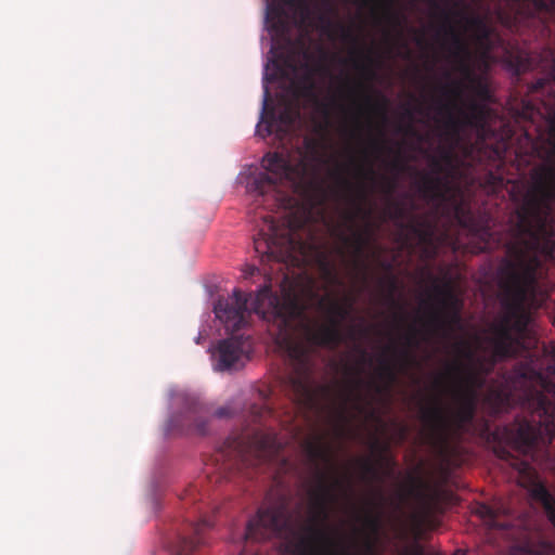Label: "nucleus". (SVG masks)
<instances>
[{
  "mask_svg": "<svg viewBox=\"0 0 555 555\" xmlns=\"http://www.w3.org/2000/svg\"><path fill=\"white\" fill-rule=\"evenodd\" d=\"M351 93H357L361 98V103L358 104V111L361 114H369L378 116L383 122L387 121V99L378 93L376 98H373L366 90L363 83H357L349 88Z\"/></svg>",
  "mask_w": 555,
  "mask_h": 555,
  "instance_id": "21",
  "label": "nucleus"
},
{
  "mask_svg": "<svg viewBox=\"0 0 555 555\" xmlns=\"http://www.w3.org/2000/svg\"><path fill=\"white\" fill-rule=\"evenodd\" d=\"M363 547L366 555H372L375 552V541L371 537H366L363 542Z\"/></svg>",
  "mask_w": 555,
  "mask_h": 555,
  "instance_id": "43",
  "label": "nucleus"
},
{
  "mask_svg": "<svg viewBox=\"0 0 555 555\" xmlns=\"http://www.w3.org/2000/svg\"><path fill=\"white\" fill-rule=\"evenodd\" d=\"M305 145H306V149L312 151L314 154L317 153V149H318L317 140L311 139V138H306Z\"/></svg>",
  "mask_w": 555,
  "mask_h": 555,
  "instance_id": "46",
  "label": "nucleus"
},
{
  "mask_svg": "<svg viewBox=\"0 0 555 555\" xmlns=\"http://www.w3.org/2000/svg\"><path fill=\"white\" fill-rule=\"evenodd\" d=\"M371 147L377 153H382L385 151L388 153L392 152V149L388 146L383 132H380L379 138H373L371 140Z\"/></svg>",
  "mask_w": 555,
  "mask_h": 555,
  "instance_id": "40",
  "label": "nucleus"
},
{
  "mask_svg": "<svg viewBox=\"0 0 555 555\" xmlns=\"http://www.w3.org/2000/svg\"><path fill=\"white\" fill-rule=\"evenodd\" d=\"M550 348L554 351L555 350V345L553 341H550Z\"/></svg>",
  "mask_w": 555,
  "mask_h": 555,
  "instance_id": "57",
  "label": "nucleus"
},
{
  "mask_svg": "<svg viewBox=\"0 0 555 555\" xmlns=\"http://www.w3.org/2000/svg\"><path fill=\"white\" fill-rule=\"evenodd\" d=\"M508 448L500 447L496 454L511 463L520 472L529 469V459H533L541 437V430L527 420L518 422L515 427L506 430Z\"/></svg>",
  "mask_w": 555,
  "mask_h": 555,
  "instance_id": "11",
  "label": "nucleus"
},
{
  "mask_svg": "<svg viewBox=\"0 0 555 555\" xmlns=\"http://www.w3.org/2000/svg\"><path fill=\"white\" fill-rule=\"evenodd\" d=\"M364 527L372 535H376L380 530V518L372 513L365 514L363 518Z\"/></svg>",
  "mask_w": 555,
  "mask_h": 555,
  "instance_id": "36",
  "label": "nucleus"
},
{
  "mask_svg": "<svg viewBox=\"0 0 555 555\" xmlns=\"http://www.w3.org/2000/svg\"><path fill=\"white\" fill-rule=\"evenodd\" d=\"M243 555V554H242Z\"/></svg>",
  "mask_w": 555,
  "mask_h": 555,
  "instance_id": "62",
  "label": "nucleus"
},
{
  "mask_svg": "<svg viewBox=\"0 0 555 555\" xmlns=\"http://www.w3.org/2000/svg\"><path fill=\"white\" fill-rule=\"evenodd\" d=\"M476 514L485 521L491 529H503L505 525L498 520V512L487 504H479L476 508Z\"/></svg>",
  "mask_w": 555,
  "mask_h": 555,
  "instance_id": "30",
  "label": "nucleus"
},
{
  "mask_svg": "<svg viewBox=\"0 0 555 555\" xmlns=\"http://www.w3.org/2000/svg\"><path fill=\"white\" fill-rule=\"evenodd\" d=\"M517 14L525 17L548 12L555 7V0H515Z\"/></svg>",
  "mask_w": 555,
  "mask_h": 555,
  "instance_id": "28",
  "label": "nucleus"
},
{
  "mask_svg": "<svg viewBox=\"0 0 555 555\" xmlns=\"http://www.w3.org/2000/svg\"><path fill=\"white\" fill-rule=\"evenodd\" d=\"M293 532L292 514L285 499L261 507L246 526L244 540L263 541L273 537L283 538Z\"/></svg>",
  "mask_w": 555,
  "mask_h": 555,
  "instance_id": "10",
  "label": "nucleus"
},
{
  "mask_svg": "<svg viewBox=\"0 0 555 555\" xmlns=\"http://www.w3.org/2000/svg\"><path fill=\"white\" fill-rule=\"evenodd\" d=\"M414 555H424V552L421 547H417L414 552Z\"/></svg>",
  "mask_w": 555,
  "mask_h": 555,
  "instance_id": "55",
  "label": "nucleus"
},
{
  "mask_svg": "<svg viewBox=\"0 0 555 555\" xmlns=\"http://www.w3.org/2000/svg\"><path fill=\"white\" fill-rule=\"evenodd\" d=\"M360 371L356 373L354 378L351 382V386L345 390L341 395V402L337 409V417L340 423L348 422V405L351 403L358 412H363L365 406L363 405V396L360 389L364 385V380L359 376Z\"/></svg>",
  "mask_w": 555,
  "mask_h": 555,
  "instance_id": "22",
  "label": "nucleus"
},
{
  "mask_svg": "<svg viewBox=\"0 0 555 555\" xmlns=\"http://www.w3.org/2000/svg\"><path fill=\"white\" fill-rule=\"evenodd\" d=\"M232 415V411L228 406L219 408L215 411V416L218 418H223Z\"/></svg>",
  "mask_w": 555,
  "mask_h": 555,
  "instance_id": "45",
  "label": "nucleus"
},
{
  "mask_svg": "<svg viewBox=\"0 0 555 555\" xmlns=\"http://www.w3.org/2000/svg\"><path fill=\"white\" fill-rule=\"evenodd\" d=\"M311 17V0H272L267 7V22L281 36H286L293 26L308 25Z\"/></svg>",
  "mask_w": 555,
  "mask_h": 555,
  "instance_id": "12",
  "label": "nucleus"
},
{
  "mask_svg": "<svg viewBox=\"0 0 555 555\" xmlns=\"http://www.w3.org/2000/svg\"><path fill=\"white\" fill-rule=\"evenodd\" d=\"M251 352L250 335L231 333L212 351L214 367L220 372L241 370L249 361Z\"/></svg>",
  "mask_w": 555,
  "mask_h": 555,
  "instance_id": "15",
  "label": "nucleus"
},
{
  "mask_svg": "<svg viewBox=\"0 0 555 555\" xmlns=\"http://www.w3.org/2000/svg\"><path fill=\"white\" fill-rule=\"evenodd\" d=\"M207 411L201 403H193L181 416L175 420L182 431L205 435L207 433Z\"/></svg>",
  "mask_w": 555,
  "mask_h": 555,
  "instance_id": "23",
  "label": "nucleus"
},
{
  "mask_svg": "<svg viewBox=\"0 0 555 555\" xmlns=\"http://www.w3.org/2000/svg\"><path fill=\"white\" fill-rule=\"evenodd\" d=\"M448 372L457 379V386L453 391L455 406L447 409L437 403L422 411V420L430 435L440 441H446L451 435L464 430L473 422L478 392L487 383L482 374L468 367L462 360L452 361Z\"/></svg>",
  "mask_w": 555,
  "mask_h": 555,
  "instance_id": "3",
  "label": "nucleus"
},
{
  "mask_svg": "<svg viewBox=\"0 0 555 555\" xmlns=\"http://www.w3.org/2000/svg\"><path fill=\"white\" fill-rule=\"evenodd\" d=\"M383 267L386 268V269H390L391 268L390 263H383Z\"/></svg>",
  "mask_w": 555,
  "mask_h": 555,
  "instance_id": "58",
  "label": "nucleus"
},
{
  "mask_svg": "<svg viewBox=\"0 0 555 555\" xmlns=\"http://www.w3.org/2000/svg\"><path fill=\"white\" fill-rule=\"evenodd\" d=\"M551 552V545L543 543L539 550L533 551L529 546L517 550L513 555H547Z\"/></svg>",
  "mask_w": 555,
  "mask_h": 555,
  "instance_id": "38",
  "label": "nucleus"
},
{
  "mask_svg": "<svg viewBox=\"0 0 555 555\" xmlns=\"http://www.w3.org/2000/svg\"><path fill=\"white\" fill-rule=\"evenodd\" d=\"M357 172L361 179L370 181L372 184L377 182L378 177L372 164H369L367 166H358Z\"/></svg>",
  "mask_w": 555,
  "mask_h": 555,
  "instance_id": "37",
  "label": "nucleus"
},
{
  "mask_svg": "<svg viewBox=\"0 0 555 555\" xmlns=\"http://www.w3.org/2000/svg\"><path fill=\"white\" fill-rule=\"evenodd\" d=\"M212 527L210 518L203 517L188 526V532L179 533L170 544L173 555H191L201 545L206 544L205 532Z\"/></svg>",
  "mask_w": 555,
  "mask_h": 555,
  "instance_id": "20",
  "label": "nucleus"
},
{
  "mask_svg": "<svg viewBox=\"0 0 555 555\" xmlns=\"http://www.w3.org/2000/svg\"><path fill=\"white\" fill-rule=\"evenodd\" d=\"M534 112V107L532 104L530 103H525L524 105V117H531V115L533 114Z\"/></svg>",
  "mask_w": 555,
  "mask_h": 555,
  "instance_id": "49",
  "label": "nucleus"
},
{
  "mask_svg": "<svg viewBox=\"0 0 555 555\" xmlns=\"http://www.w3.org/2000/svg\"><path fill=\"white\" fill-rule=\"evenodd\" d=\"M267 172L255 179V190L264 195L278 184H287L293 193L300 196L310 207L323 201V190L311 164L300 157L295 164L280 153H267L261 159Z\"/></svg>",
  "mask_w": 555,
  "mask_h": 555,
  "instance_id": "6",
  "label": "nucleus"
},
{
  "mask_svg": "<svg viewBox=\"0 0 555 555\" xmlns=\"http://www.w3.org/2000/svg\"><path fill=\"white\" fill-rule=\"evenodd\" d=\"M268 89L263 101L261 119L257 125L256 132L261 138H267L273 133L280 139L288 135L298 119L300 118V107L298 101L286 102L279 113L274 108H268Z\"/></svg>",
  "mask_w": 555,
  "mask_h": 555,
  "instance_id": "16",
  "label": "nucleus"
},
{
  "mask_svg": "<svg viewBox=\"0 0 555 555\" xmlns=\"http://www.w3.org/2000/svg\"><path fill=\"white\" fill-rule=\"evenodd\" d=\"M336 178L341 186H344L347 190L352 189V183L347 178H345L340 171L336 172Z\"/></svg>",
  "mask_w": 555,
  "mask_h": 555,
  "instance_id": "44",
  "label": "nucleus"
},
{
  "mask_svg": "<svg viewBox=\"0 0 555 555\" xmlns=\"http://www.w3.org/2000/svg\"><path fill=\"white\" fill-rule=\"evenodd\" d=\"M350 336H351L352 338L354 337V330H353V328L350 331Z\"/></svg>",
  "mask_w": 555,
  "mask_h": 555,
  "instance_id": "61",
  "label": "nucleus"
},
{
  "mask_svg": "<svg viewBox=\"0 0 555 555\" xmlns=\"http://www.w3.org/2000/svg\"><path fill=\"white\" fill-rule=\"evenodd\" d=\"M388 287H389V298L393 306H398L397 301L393 299V293L397 291V280L395 276H389L387 279Z\"/></svg>",
  "mask_w": 555,
  "mask_h": 555,
  "instance_id": "42",
  "label": "nucleus"
},
{
  "mask_svg": "<svg viewBox=\"0 0 555 555\" xmlns=\"http://www.w3.org/2000/svg\"><path fill=\"white\" fill-rule=\"evenodd\" d=\"M264 221L268 231L260 230L254 238L255 251L262 260L305 262L320 253L317 236L311 230L310 211L289 217L283 229L271 217H266Z\"/></svg>",
  "mask_w": 555,
  "mask_h": 555,
  "instance_id": "4",
  "label": "nucleus"
},
{
  "mask_svg": "<svg viewBox=\"0 0 555 555\" xmlns=\"http://www.w3.org/2000/svg\"><path fill=\"white\" fill-rule=\"evenodd\" d=\"M359 352H360V362L362 365L371 362V358L369 357L365 349L359 347Z\"/></svg>",
  "mask_w": 555,
  "mask_h": 555,
  "instance_id": "48",
  "label": "nucleus"
},
{
  "mask_svg": "<svg viewBox=\"0 0 555 555\" xmlns=\"http://www.w3.org/2000/svg\"><path fill=\"white\" fill-rule=\"evenodd\" d=\"M321 267H322L323 271H324L326 274H328V275H330V274H332L331 267H330L328 262H327L325 259H323V260L321 261Z\"/></svg>",
  "mask_w": 555,
  "mask_h": 555,
  "instance_id": "51",
  "label": "nucleus"
},
{
  "mask_svg": "<svg viewBox=\"0 0 555 555\" xmlns=\"http://www.w3.org/2000/svg\"><path fill=\"white\" fill-rule=\"evenodd\" d=\"M396 318L400 321H403L404 320V315L403 314H396Z\"/></svg>",
  "mask_w": 555,
  "mask_h": 555,
  "instance_id": "56",
  "label": "nucleus"
},
{
  "mask_svg": "<svg viewBox=\"0 0 555 555\" xmlns=\"http://www.w3.org/2000/svg\"><path fill=\"white\" fill-rule=\"evenodd\" d=\"M258 271H259L258 268L249 267L248 272H246V275H254Z\"/></svg>",
  "mask_w": 555,
  "mask_h": 555,
  "instance_id": "53",
  "label": "nucleus"
},
{
  "mask_svg": "<svg viewBox=\"0 0 555 555\" xmlns=\"http://www.w3.org/2000/svg\"><path fill=\"white\" fill-rule=\"evenodd\" d=\"M418 331L415 326L411 325L406 335H404V348L397 349L393 347H386V351H391L396 363L391 362L387 358L383 357L379 361L378 376L386 382V386L375 385V391L382 393L388 390L398 378V371L396 364L403 371L417 364L416 357L412 351L413 348H417L420 339L417 337Z\"/></svg>",
  "mask_w": 555,
  "mask_h": 555,
  "instance_id": "14",
  "label": "nucleus"
},
{
  "mask_svg": "<svg viewBox=\"0 0 555 555\" xmlns=\"http://www.w3.org/2000/svg\"><path fill=\"white\" fill-rule=\"evenodd\" d=\"M550 77L555 78V65L554 64L551 66Z\"/></svg>",
  "mask_w": 555,
  "mask_h": 555,
  "instance_id": "54",
  "label": "nucleus"
},
{
  "mask_svg": "<svg viewBox=\"0 0 555 555\" xmlns=\"http://www.w3.org/2000/svg\"><path fill=\"white\" fill-rule=\"evenodd\" d=\"M397 188V179L396 178H387L382 177V190L387 196L388 201L392 199L391 196Z\"/></svg>",
  "mask_w": 555,
  "mask_h": 555,
  "instance_id": "39",
  "label": "nucleus"
},
{
  "mask_svg": "<svg viewBox=\"0 0 555 555\" xmlns=\"http://www.w3.org/2000/svg\"><path fill=\"white\" fill-rule=\"evenodd\" d=\"M264 289H268V292L279 300H284L282 284L280 285L281 294L279 295L272 291L271 279L266 278L264 284L255 295L250 293L246 295L241 289L234 288L232 295L219 297L214 306V312L229 334H236V332L247 326L253 312L261 315L262 319L276 327L275 334L280 340V345L285 349L286 332L283 331L278 320L273 317V313H271L267 298L264 299L262 296Z\"/></svg>",
  "mask_w": 555,
  "mask_h": 555,
  "instance_id": "8",
  "label": "nucleus"
},
{
  "mask_svg": "<svg viewBox=\"0 0 555 555\" xmlns=\"http://www.w3.org/2000/svg\"><path fill=\"white\" fill-rule=\"evenodd\" d=\"M461 75L463 79H453L442 87L443 95L462 101L465 90H469L474 96L472 100L483 104L491 101L492 95L488 83L474 73L473 67H470L469 75Z\"/></svg>",
  "mask_w": 555,
  "mask_h": 555,
  "instance_id": "18",
  "label": "nucleus"
},
{
  "mask_svg": "<svg viewBox=\"0 0 555 555\" xmlns=\"http://www.w3.org/2000/svg\"><path fill=\"white\" fill-rule=\"evenodd\" d=\"M433 8L440 9V5L437 0H426Z\"/></svg>",
  "mask_w": 555,
  "mask_h": 555,
  "instance_id": "52",
  "label": "nucleus"
},
{
  "mask_svg": "<svg viewBox=\"0 0 555 555\" xmlns=\"http://www.w3.org/2000/svg\"><path fill=\"white\" fill-rule=\"evenodd\" d=\"M362 472L363 479L379 480V469L377 465L370 459H358L356 461Z\"/></svg>",
  "mask_w": 555,
  "mask_h": 555,
  "instance_id": "33",
  "label": "nucleus"
},
{
  "mask_svg": "<svg viewBox=\"0 0 555 555\" xmlns=\"http://www.w3.org/2000/svg\"><path fill=\"white\" fill-rule=\"evenodd\" d=\"M451 14L453 15V12L442 10L444 18L443 29L446 35L450 38L449 52L455 64V69L460 74L469 75L473 53L463 34L452 25L450 18Z\"/></svg>",
  "mask_w": 555,
  "mask_h": 555,
  "instance_id": "19",
  "label": "nucleus"
},
{
  "mask_svg": "<svg viewBox=\"0 0 555 555\" xmlns=\"http://www.w3.org/2000/svg\"><path fill=\"white\" fill-rule=\"evenodd\" d=\"M406 208L402 202L389 199L384 210V220L389 219L398 222L402 230H408L425 246L434 244L436 235V224L427 217L413 216L409 222H403L406 217Z\"/></svg>",
  "mask_w": 555,
  "mask_h": 555,
  "instance_id": "17",
  "label": "nucleus"
},
{
  "mask_svg": "<svg viewBox=\"0 0 555 555\" xmlns=\"http://www.w3.org/2000/svg\"><path fill=\"white\" fill-rule=\"evenodd\" d=\"M361 332L363 335H366L367 334V328H361Z\"/></svg>",
  "mask_w": 555,
  "mask_h": 555,
  "instance_id": "59",
  "label": "nucleus"
},
{
  "mask_svg": "<svg viewBox=\"0 0 555 555\" xmlns=\"http://www.w3.org/2000/svg\"><path fill=\"white\" fill-rule=\"evenodd\" d=\"M370 193L364 184L358 188L357 201H353V210L346 214L349 223L350 235L339 232L337 237L341 243L338 248L340 256H350L353 267L366 274L367 249L375 241L379 224L372 221V207H367Z\"/></svg>",
  "mask_w": 555,
  "mask_h": 555,
  "instance_id": "9",
  "label": "nucleus"
},
{
  "mask_svg": "<svg viewBox=\"0 0 555 555\" xmlns=\"http://www.w3.org/2000/svg\"><path fill=\"white\" fill-rule=\"evenodd\" d=\"M450 99L451 101L448 103H441L438 111L440 114L446 115L444 127L448 134L453 139H457L462 128L467 126L463 122V115L459 112V102L461 101L454 98Z\"/></svg>",
  "mask_w": 555,
  "mask_h": 555,
  "instance_id": "25",
  "label": "nucleus"
},
{
  "mask_svg": "<svg viewBox=\"0 0 555 555\" xmlns=\"http://www.w3.org/2000/svg\"><path fill=\"white\" fill-rule=\"evenodd\" d=\"M527 68H528V65H527V64H525V62H524V61H521V60H520V61H518L517 66H516V72H517V74H520V73H522V72H526V70H527Z\"/></svg>",
  "mask_w": 555,
  "mask_h": 555,
  "instance_id": "50",
  "label": "nucleus"
},
{
  "mask_svg": "<svg viewBox=\"0 0 555 555\" xmlns=\"http://www.w3.org/2000/svg\"><path fill=\"white\" fill-rule=\"evenodd\" d=\"M362 61H354V67L359 69L363 76L372 80L375 78V69H374V59L369 54L361 52Z\"/></svg>",
  "mask_w": 555,
  "mask_h": 555,
  "instance_id": "32",
  "label": "nucleus"
},
{
  "mask_svg": "<svg viewBox=\"0 0 555 555\" xmlns=\"http://www.w3.org/2000/svg\"><path fill=\"white\" fill-rule=\"evenodd\" d=\"M280 443L273 431L261 428L246 430L230 436L214 455L216 472L222 479L270 461L280 450Z\"/></svg>",
  "mask_w": 555,
  "mask_h": 555,
  "instance_id": "5",
  "label": "nucleus"
},
{
  "mask_svg": "<svg viewBox=\"0 0 555 555\" xmlns=\"http://www.w3.org/2000/svg\"><path fill=\"white\" fill-rule=\"evenodd\" d=\"M284 300L262 292L280 326L286 332L285 351L292 372L285 387L293 400L301 406H311L313 389V360L317 348L335 349L344 341L341 323L350 315L351 304L344 305L327 296H320L312 280L284 275Z\"/></svg>",
  "mask_w": 555,
  "mask_h": 555,
  "instance_id": "2",
  "label": "nucleus"
},
{
  "mask_svg": "<svg viewBox=\"0 0 555 555\" xmlns=\"http://www.w3.org/2000/svg\"><path fill=\"white\" fill-rule=\"evenodd\" d=\"M297 49L298 50V53L299 54H302V56L307 60L309 54L307 52L306 49H304V47H292V51L285 55L283 57V63L285 65V67L289 70H292L293 73H296L297 72V68H298V65H297V62L295 60V56H294V50Z\"/></svg>",
  "mask_w": 555,
  "mask_h": 555,
  "instance_id": "35",
  "label": "nucleus"
},
{
  "mask_svg": "<svg viewBox=\"0 0 555 555\" xmlns=\"http://www.w3.org/2000/svg\"><path fill=\"white\" fill-rule=\"evenodd\" d=\"M435 293L440 309L433 311L429 323L435 332L449 339L462 327L463 301L449 286L436 285Z\"/></svg>",
  "mask_w": 555,
  "mask_h": 555,
  "instance_id": "13",
  "label": "nucleus"
},
{
  "mask_svg": "<svg viewBox=\"0 0 555 555\" xmlns=\"http://www.w3.org/2000/svg\"><path fill=\"white\" fill-rule=\"evenodd\" d=\"M305 68V73L292 80L291 89L294 95V99L298 101L299 99H308V100H317L315 95V80L313 76L312 69L309 67L307 63L302 64Z\"/></svg>",
  "mask_w": 555,
  "mask_h": 555,
  "instance_id": "26",
  "label": "nucleus"
},
{
  "mask_svg": "<svg viewBox=\"0 0 555 555\" xmlns=\"http://www.w3.org/2000/svg\"><path fill=\"white\" fill-rule=\"evenodd\" d=\"M454 16L465 21L467 28L474 31V36L479 44H486L491 37V28L480 15H467L461 10L453 11Z\"/></svg>",
  "mask_w": 555,
  "mask_h": 555,
  "instance_id": "27",
  "label": "nucleus"
},
{
  "mask_svg": "<svg viewBox=\"0 0 555 555\" xmlns=\"http://www.w3.org/2000/svg\"><path fill=\"white\" fill-rule=\"evenodd\" d=\"M550 319H551L552 324L555 325V317H550Z\"/></svg>",
  "mask_w": 555,
  "mask_h": 555,
  "instance_id": "60",
  "label": "nucleus"
},
{
  "mask_svg": "<svg viewBox=\"0 0 555 555\" xmlns=\"http://www.w3.org/2000/svg\"><path fill=\"white\" fill-rule=\"evenodd\" d=\"M389 167L396 173H400L406 169V164L401 159L400 154L398 153L397 157L389 163Z\"/></svg>",
  "mask_w": 555,
  "mask_h": 555,
  "instance_id": "41",
  "label": "nucleus"
},
{
  "mask_svg": "<svg viewBox=\"0 0 555 555\" xmlns=\"http://www.w3.org/2000/svg\"><path fill=\"white\" fill-rule=\"evenodd\" d=\"M462 104L463 100L459 102V112L463 115V122L467 127L483 129L490 113L488 106L475 100H469L466 106Z\"/></svg>",
  "mask_w": 555,
  "mask_h": 555,
  "instance_id": "24",
  "label": "nucleus"
},
{
  "mask_svg": "<svg viewBox=\"0 0 555 555\" xmlns=\"http://www.w3.org/2000/svg\"><path fill=\"white\" fill-rule=\"evenodd\" d=\"M555 152H550L547 164L534 167L529 180L513 188L512 196L517 208L509 218L511 240L506 244V257L499 270L500 287L509 306V313L492 326L493 354L478 357L470 344L459 339L452 345L468 367L485 376L496 361L508 357H521L514 370L492 383L485 396L494 412L507 410L519 403L531 410L553 436L551 426L555 420V404L548 395L555 393V384L542 371L539 340L529 328L530 318L526 306H539L544 295L539 280L544 273L543 257L555 254Z\"/></svg>",
  "mask_w": 555,
  "mask_h": 555,
  "instance_id": "1",
  "label": "nucleus"
},
{
  "mask_svg": "<svg viewBox=\"0 0 555 555\" xmlns=\"http://www.w3.org/2000/svg\"><path fill=\"white\" fill-rule=\"evenodd\" d=\"M273 411L266 403H255L249 408V417L251 423H262L272 416Z\"/></svg>",
  "mask_w": 555,
  "mask_h": 555,
  "instance_id": "34",
  "label": "nucleus"
},
{
  "mask_svg": "<svg viewBox=\"0 0 555 555\" xmlns=\"http://www.w3.org/2000/svg\"><path fill=\"white\" fill-rule=\"evenodd\" d=\"M545 87V79H538L532 86L530 87V90L532 92H538L542 90Z\"/></svg>",
  "mask_w": 555,
  "mask_h": 555,
  "instance_id": "47",
  "label": "nucleus"
},
{
  "mask_svg": "<svg viewBox=\"0 0 555 555\" xmlns=\"http://www.w3.org/2000/svg\"><path fill=\"white\" fill-rule=\"evenodd\" d=\"M418 191L425 199L435 204L434 212L456 222L483 241H489L493 233L490 219L486 215H476L462 190L439 176L423 175Z\"/></svg>",
  "mask_w": 555,
  "mask_h": 555,
  "instance_id": "7",
  "label": "nucleus"
},
{
  "mask_svg": "<svg viewBox=\"0 0 555 555\" xmlns=\"http://www.w3.org/2000/svg\"><path fill=\"white\" fill-rule=\"evenodd\" d=\"M377 2V0H361V5L367 7L370 4H373ZM384 5V16L387 20L388 23L399 26L401 24V17L400 15L393 11V0H382Z\"/></svg>",
  "mask_w": 555,
  "mask_h": 555,
  "instance_id": "31",
  "label": "nucleus"
},
{
  "mask_svg": "<svg viewBox=\"0 0 555 555\" xmlns=\"http://www.w3.org/2000/svg\"><path fill=\"white\" fill-rule=\"evenodd\" d=\"M532 496L541 502L545 508L548 521L555 526V498L543 483H537L532 489Z\"/></svg>",
  "mask_w": 555,
  "mask_h": 555,
  "instance_id": "29",
  "label": "nucleus"
}]
</instances>
